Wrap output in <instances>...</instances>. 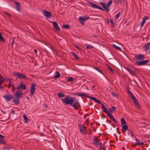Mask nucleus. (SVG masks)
<instances>
[{
    "mask_svg": "<svg viewBox=\"0 0 150 150\" xmlns=\"http://www.w3.org/2000/svg\"><path fill=\"white\" fill-rule=\"evenodd\" d=\"M149 62L148 60H143L141 61H136L135 62V63L138 66H140L142 65H144L146 64Z\"/></svg>",
    "mask_w": 150,
    "mask_h": 150,
    "instance_id": "6e6552de",
    "label": "nucleus"
},
{
    "mask_svg": "<svg viewBox=\"0 0 150 150\" xmlns=\"http://www.w3.org/2000/svg\"><path fill=\"white\" fill-rule=\"evenodd\" d=\"M75 47L77 49H78L79 50V51H81V48L79 47V46H78V45H76V46H75Z\"/></svg>",
    "mask_w": 150,
    "mask_h": 150,
    "instance_id": "49530a36",
    "label": "nucleus"
},
{
    "mask_svg": "<svg viewBox=\"0 0 150 150\" xmlns=\"http://www.w3.org/2000/svg\"><path fill=\"white\" fill-rule=\"evenodd\" d=\"M62 101L67 104H70L76 110H78L80 106L78 100L76 99L74 97H70L67 96L62 99Z\"/></svg>",
    "mask_w": 150,
    "mask_h": 150,
    "instance_id": "f257e3e1",
    "label": "nucleus"
},
{
    "mask_svg": "<svg viewBox=\"0 0 150 150\" xmlns=\"http://www.w3.org/2000/svg\"><path fill=\"white\" fill-rule=\"evenodd\" d=\"M34 51H35V53H37V50H36V49H35V50H34Z\"/></svg>",
    "mask_w": 150,
    "mask_h": 150,
    "instance_id": "338daca9",
    "label": "nucleus"
},
{
    "mask_svg": "<svg viewBox=\"0 0 150 150\" xmlns=\"http://www.w3.org/2000/svg\"><path fill=\"white\" fill-rule=\"evenodd\" d=\"M100 104L101 105L102 108L103 110V111L105 112V113L108 112L109 111L108 110H106L107 108L105 106V105L101 103Z\"/></svg>",
    "mask_w": 150,
    "mask_h": 150,
    "instance_id": "412c9836",
    "label": "nucleus"
},
{
    "mask_svg": "<svg viewBox=\"0 0 150 150\" xmlns=\"http://www.w3.org/2000/svg\"><path fill=\"white\" fill-rule=\"evenodd\" d=\"M13 74L14 76L17 77V78L20 79H25L27 78L26 76L22 73L15 72L13 73Z\"/></svg>",
    "mask_w": 150,
    "mask_h": 150,
    "instance_id": "20e7f679",
    "label": "nucleus"
},
{
    "mask_svg": "<svg viewBox=\"0 0 150 150\" xmlns=\"http://www.w3.org/2000/svg\"><path fill=\"white\" fill-rule=\"evenodd\" d=\"M107 22L108 24L109 23V20H108L107 18Z\"/></svg>",
    "mask_w": 150,
    "mask_h": 150,
    "instance_id": "69168bd1",
    "label": "nucleus"
},
{
    "mask_svg": "<svg viewBox=\"0 0 150 150\" xmlns=\"http://www.w3.org/2000/svg\"><path fill=\"white\" fill-rule=\"evenodd\" d=\"M100 4L104 8L105 11H110V10L108 9V7H106V6L105 5L104 3L102 2H100Z\"/></svg>",
    "mask_w": 150,
    "mask_h": 150,
    "instance_id": "6ab92c4d",
    "label": "nucleus"
},
{
    "mask_svg": "<svg viewBox=\"0 0 150 150\" xmlns=\"http://www.w3.org/2000/svg\"><path fill=\"white\" fill-rule=\"evenodd\" d=\"M4 12L9 17H11V15L9 13H8V12L5 11H4Z\"/></svg>",
    "mask_w": 150,
    "mask_h": 150,
    "instance_id": "79ce46f5",
    "label": "nucleus"
},
{
    "mask_svg": "<svg viewBox=\"0 0 150 150\" xmlns=\"http://www.w3.org/2000/svg\"><path fill=\"white\" fill-rule=\"evenodd\" d=\"M58 96L59 97L62 98L65 97V95L63 93L60 92L58 93Z\"/></svg>",
    "mask_w": 150,
    "mask_h": 150,
    "instance_id": "a878e982",
    "label": "nucleus"
},
{
    "mask_svg": "<svg viewBox=\"0 0 150 150\" xmlns=\"http://www.w3.org/2000/svg\"><path fill=\"white\" fill-rule=\"evenodd\" d=\"M139 145H142V146L143 145H144V143L143 142H140V143H139Z\"/></svg>",
    "mask_w": 150,
    "mask_h": 150,
    "instance_id": "864d4df0",
    "label": "nucleus"
},
{
    "mask_svg": "<svg viewBox=\"0 0 150 150\" xmlns=\"http://www.w3.org/2000/svg\"><path fill=\"white\" fill-rule=\"evenodd\" d=\"M14 95L15 96L16 98L20 99L22 97V96L23 95V93L20 90H18L16 93H14Z\"/></svg>",
    "mask_w": 150,
    "mask_h": 150,
    "instance_id": "0eeeda50",
    "label": "nucleus"
},
{
    "mask_svg": "<svg viewBox=\"0 0 150 150\" xmlns=\"http://www.w3.org/2000/svg\"><path fill=\"white\" fill-rule=\"evenodd\" d=\"M94 69H95L97 70L98 71L101 73L102 74V72L98 68L95 67Z\"/></svg>",
    "mask_w": 150,
    "mask_h": 150,
    "instance_id": "c03bdc74",
    "label": "nucleus"
},
{
    "mask_svg": "<svg viewBox=\"0 0 150 150\" xmlns=\"http://www.w3.org/2000/svg\"><path fill=\"white\" fill-rule=\"evenodd\" d=\"M89 121V118H88L86 121V122H88Z\"/></svg>",
    "mask_w": 150,
    "mask_h": 150,
    "instance_id": "774afa93",
    "label": "nucleus"
},
{
    "mask_svg": "<svg viewBox=\"0 0 150 150\" xmlns=\"http://www.w3.org/2000/svg\"><path fill=\"white\" fill-rule=\"evenodd\" d=\"M120 13V12H119L117 14L115 15V17L116 18H119Z\"/></svg>",
    "mask_w": 150,
    "mask_h": 150,
    "instance_id": "37998d69",
    "label": "nucleus"
},
{
    "mask_svg": "<svg viewBox=\"0 0 150 150\" xmlns=\"http://www.w3.org/2000/svg\"><path fill=\"white\" fill-rule=\"evenodd\" d=\"M60 76V73L57 71H56V74L54 75V77L55 78H59Z\"/></svg>",
    "mask_w": 150,
    "mask_h": 150,
    "instance_id": "393cba45",
    "label": "nucleus"
},
{
    "mask_svg": "<svg viewBox=\"0 0 150 150\" xmlns=\"http://www.w3.org/2000/svg\"><path fill=\"white\" fill-rule=\"evenodd\" d=\"M62 26L63 28H65L67 29H69L70 28V25H69L67 24L63 25Z\"/></svg>",
    "mask_w": 150,
    "mask_h": 150,
    "instance_id": "72a5a7b5",
    "label": "nucleus"
},
{
    "mask_svg": "<svg viewBox=\"0 0 150 150\" xmlns=\"http://www.w3.org/2000/svg\"><path fill=\"white\" fill-rule=\"evenodd\" d=\"M127 92L128 93V94L130 96L133 94L129 90H128Z\"/></svg>",
    "mask_w": 150,
    "mask_h": 150,
    "instance_id": "09e8293b",
    "label": "nucleus"
},
{
    "mask_svg": "<svg viewBox=\"0 0 150 150\" xmlns=\"http://www.w3.org/2000/svg\"><path fill=\"white\" fill-rule=\"evenodd\" d=\"M1 80L2 82H4V81H5V79H3V78L2 79H1Z\"/></svg>",
    "mask_w": 150,
    "mask_h": 150,
    "instance_id": "052dcab7",
    "label": "nucleus"
},
{
    "mask_svg": "<svg viewBox=\"0 0 150 150\" xmlns=\"http://www.w3.org/2000/svg\"><path fill=\"white\" fill-rule=\"evenodd\" d=\"M108 115V116L110 117V118L111 119L114 117L112 116V114L109 112V111L108 112L106 113Z\"/></svg>",
    "mask_w": 150,
    "mask_h": 150,
    "instance_id": "473e14b6",
    "label": "nucleus"
},
{
    "mask_svg": "<svg viewBox=\"0 0 150 150\" xmlns=\"http://www.w3.org/2000/svg\"><path fill=\"white\" fill-rule=\"evenodd\" d=\"M113 122L117 124V121L113 117L111 119Z\"/></svg>",
    "mask_w": 150,
    "mask_h": 150,
    "instance_id": "a19ab883",
    "label": "nucleus"
},
{
    "mask_svg": "<svg viewBox=\"0 0 150 150\" xmlns=\"http://www.w3.org/2000/svg\"><path fill=\"white\" fill-rule=\"evenodd\" d=\"M86 48L88 49H91L92 48H93L94 47L92 45H88L86 46Z\"/></svg>",
    "mask_w": 150,
    "mask_h": 150,
    "instance_id": "4c0bfd02",
    "label": "nucleus"
},
{
    "mask_svg": "<svg viewBox=\"0 0 150 150\" xmlns=\"http://www.w3.org/2000/svg\"><path fill=\"white\" fill-rule=\"evenodd\" d=\"M3 78V76H2L0 74V79H2Z\"/></svg>",
    "mask_w": 150,
    "mask_h": 150,
    "instance_id": "e2e57ef3",
    "label": "nucleus"
},
{
    "mask_svg": "<svg viewBox=\"0 0 150 150\" xmlns=\"http://www.w3.org/2000/svg\"><path fill=\"white\" fill-rule=\"evenodd\" d=\"M2 137V138H5L1 134H0V138Z\"/></svg>",
    "mask_w": 150,
    "mask_h": 150,
    "instance_id": "680f3d73",
    "label": "nucleus"
},
{
    "mask_svg": "<svg viewBox=\"0 0 150 150\" xmlns=\"http://www.w3.org/2000/svg\"><path fill=\"white\" fill-rule=\"evenodd\" d=\"M19 99H20L18 98H16L13 99V101L15 104L17 105L19 103Z\"/></svg>",
    "mask_w": 150,
    "mask_h": 150,
    "instance_id": "5701e85b",
    "label": "nucleus"
},
{
    "mask_svg": "<svg viewBox=\"0 0 150 150\" xmlns=\"http://www.w3.org/2000/svg\"><path fill=\"white\" fill-rule=\"evenodd\" d=\"M14 2L16 4V8L17 10L19 11L21 8V4L20 3L17 2L16 1H15Z\"/></svg>",
    "mask_w": 150,
    "mask_h": 150,
    "instance_id": "dca6fc26",
    "label": "nucleus"
},
{
    "mask_svg": "<svg viewBox=\"0 0 150 150\" xmlns=\"http://www.w3.org/2000/svg\"><path fill=\"white\" fill-rule=\"evenodd\" d=\"M126 69L132 74L134 75L135 74V72L129 68H127Z\"/></svg>",
    "mask_w": 150,
    "mask_h": 150,
    "instance_id": "b1692460",
    "label": "nucleus"
},
{
    "mask_svg": "<svg viewBox=\"0 0 150 150\" xmlns=\"http://www.w3.org/2000/svg\"><path fill=\"white\" fill-rule=\"evenodd\" d=\"M7 80L10 83L12 82L10 80V79H8Z\"/></svg>",
    "mask_w": 150,
    "mask_h": 150,
    "instance_id": "0e129e2a",
    "label": "nucleus"
},
{
    "mask_svg": "<svg viewBox=\"0 0 150 150\" xmlns=\"http://www.w3.org/2000/svg\"><path fill=\"white\" fill-rule=\"evenodd\" d=\"M11 83H10V82H9V83L8 84V88H10V87L11 86H12L11 85Z\"/></svg>",
    "mask_w": 150,
    "mask_h": 150,
    "instance_id": "5fc2aeb1",
    "label": "nucleus"
},
{
    "mask_svg": "<svg viewBox=\"0 0 150 150\" xmlns=\"http://www.w3.org/2000/svg\"><path fill=\"white\" fill-rule=\"evenodd\" d=\"M110 22L113 25H115V24L113 22V21L112 19H110Z\"/></svg>",
    "mask_w": 150,
    "mask_h": 150,
    "instance_id": "8fccbe9b",
    "label": "nucleus"
},
{
    "mask_svg": "<svg viewBox=\"0 0 150 150\" xmlns=\"http://www.w3.org/2000/svg\"><path fill=\"white\" fill-rule=\"evenodd\" d=\"M11 113H12L13 114H15V111L12 110L11 111Z\"/></svg>",
    "mask_w": 150,
    "mask_h": 150,
    "instance_id": "13d9d810",
    "label": "nucleus"
},
{
    "mask_svg": "<svg viewBox=\"0 0 150 150\" xmlns=\"http://www.w3.org/2000/svg\"><path fill=\"white\" fill-rule=\"evenodd\" d=\"M14 40H12V43H11V45H13L14 44Z\"/></svg>",
    "mask_w": 150,
    "mask_h": 150,
    "instance_id": "bf43d9fd",
    "label": "nucleus"
},
{
    "mask_svg": "<svg viewBox=\"0 0 150 150\" xmlns=\"http://www.w3.org/2000/svg\"><path fill=\"white\" fill-rule=\"evenodd\" d=\"M110 111L112 112L116 111V107L114 106H112V107L110 109Z\"/></svg>",
    "mask_w": 150,
    "mask_h": 150,
    "instance_id": "bb28decb",
    "label": "nucleus"
},
{
    "mask_svg": "<svg viewBox=\"0 0 150 150\" xmlns=\"http://www.w3.org/2000/svg\"><path fill=\"white\" fill-rule=\"evenodd\" d=\"M3 97L6 100L10 101L11 99L13 98V96L12 95L6 94L3 96Z\"/></svg>",
    "mask_w": 150,
    "mask_h": 150,
    "instance_id": "ddd939ff",
    "label": "nucleus"
},
{
    "mask_svg": "<svg viewBox=\"0 0 150 150\" xmlns=\"http://www.w3.org/2000/svg\"><path fill=\"white\" fill-rule=\"evenodd\" d=\"M128 129V126L126 125H124L122 126V128L121 130L122 132L124 133Z\"/></svg>",
    "mask_w": 150,
    "mask_h": 150,
    "instance_id": "a211bd4d",
    "label": "nucleus"
},
{
    "mask_svg": "<svg viewBox=\"0 0 150 150\" xmlns=\"http://www.w3.org/2000/svg\"><path fill=\"white\" fill-rule=\"evenodd\" d=\"M12 91L13 92H14L15 90L16 89V88L14 87V86L13 85H12Z\"/></svg>",
    "mask_w": 150,
    "mask_h": 150,
    "instance_id": "de8ad7c7",
    "label": "nucleus"
},
{
    "mask_svg": "<svg viewBox=\"0 0 150 150\" xmlns=\"http://www.w3.org/2000/svg\"><path fill=\"white\" fill-rule=\"evenodd\" d=\"M92 139V142L93 144L96 147H99V148H101L102 147L101 142H100V139H98L97 137L95 136Z\"/></svg>",
    "mask_w": 150,
    "mask_h": 150,
    "instance_id": "f03ea898",
    "label": "nucleus"
},
{
    "mask_svg": "<svg viewBox=\"0 0 150 150\" xmlns=\"http://www.w3.org/2000/svg\"><path fill=\"white\" fill-rule=\"evenodd\" d=\"M136 143L137 144L139 145V143H140V142H139V140L137 138H136Z\"/></svg>",
    "mask_w": 150,
    "mask_h": 150,
    "instance_id": "3c124183",
    "label": "nucleus"
},
{
    "mask_svg": "<svg viewBox=\"0 0 150 150\" xmlns=\"http://www.w3.org/2000/svg\"><path fill=\"white\" fill-rule=\"evenodd\" d=\"M112 2L111 0H110L106 5V7H108V9H109V7L110 5L112 3Z\"/></svg>",
    "mask_w": 150,
    "mask_h": 150,
    "instance_id": "7c9ffc66",
    "label": "nucleus"
},
{
    "mask_svg": "<svg viewBox=\"0 0 150 150\" xmlns=\"http://www.w3.org/2000/svg\"><path fill=\"white\" fill-rule=\"evenodd\" d=\"M128 134L129 135H132V137L134 135L133 134L132 131V130H129L128 132Z\"/></svg>",
    "mask_w": 150,
    "mask_h": 150,
    "instance_id": "ea45409f",
    "label": "nucleus"
},
{
    "mask_svg": "<svg viewBox=\"0 0 150 150\" xmlns=\"http://www.w3.org/2000/svg\"><path fill=\"white\" fill-rule=\"evenodd\" d=\"M89 18L88 17V18H85L84 16H80L79 18V20L81 23L83 25L84 22L87 20Z\"/></svg>",
    "mask_w": 150,
    "mask_h": 150,
    "instance_id": "9b49d317",
    "label": "nucleus"
},
{
    "mask_svg": "<svg viewBox=\"0 0 150 150\" xmlns=\"http://www.w3.org/2000/svg\"><path fill=\"white\" fill-rule=\"evenodd\" d=\"M134 102V105L135 107L138 109L140 108H141L140 105L137 101V100Z\"/></svg>",
    "mask_w": 150,
    "mask_h": 150,
    "instance_id": "4be33fe9",
    "label": "nucleus"
},
{
    "mask_svg": "<svg viewBox=\"0 0 150 150\" xmlns=\"http://www.w3.org/2000/svg\"><path fill=\"white\" fill-rule=\"evenodd\" d=\"M112 95L113 97H115V96H117V94H115V93L112 92Z\"/></svg>",
    "mask_w": 150,
    "mask_h": 150,
    "instance_id": "a18cd8bd",
    "label": "nucleus"
},
{
    "mask_svg": "<svg viewBox=\"0 0 150 150\" xmlns=\"http://www.w3.org/2000/svg\"><path fill=\"white\" fill-rule=\"evenodd\" d=\"M113 46L116 49L119 50L120 51H121V48L120 47H117L116 46V45L115 44H113Z\"/></svg>",
    "mask_w": 150,
    "mask_h": 150,
    "instance_id": "c85d7f7f",
    "label": "nucleus"
},
{
    "mask_svg": "<svg viewBox=\"0 0 150 150\" xmlns=\"http://www.w3.org/2000/svg\"><path fill=\"white\" fill-rule=\"evenodd\" d=\"M74 81V79L72 77H69L67 79V81L68 82L72 81Z\"/></svg>",
    "mask_w": 150,
    "mask_h": 150,
    "instance_id": "e433bc0d",
    "label": "nucleus"
},
{
    "mask_svg": "<svg viewBox=\"0 0 150 150\" xmlns=\"http://www.w3.org/2000/svg\"><path fill=\"white\" fill-rule=\"evenodd\" d=\"M23 118L25 120L26 123H28L29 122V119L25 115H23Z\"/></svg>",
    "mask_w": 150,
    "mask_h": 150,
    "instance_id": "cd10ccee",
    "label": "nucleus"
},
{
    "mask_svg": "<svg viewBox=\"0 0 150 150\" xmlns=\"http://www.w3.org/2000/svg\"><path fill=\"white\" fill-rule=\"evenodd\" d=\"M100 150H106L105 148L104 147H103L102 148H100Z\"/></svg>",
    "mask_w": 150,
    "mask_h": 150,
    "instance_id": "4d7b16f0",
    "label": "nucleus"
},
{
    "mask_svg": "<svg viewBox=\"0 0 150 150\" xmlns=\"http://www.w3.org/2000/svg\"><path fill=\"white\" fill-rule=\"evenodd\" d=\"M5 138H2L1 137L0 138V142L1 144H5V142L4 141L3 139H4Z\"/></svg>",
    "mask_w": 150,
    "mask_h": 150,
    "instance_id": "f704fd0d",
    "label": "nucleus"
},
{
    "mask_svg": "<svg viewBox=\"0 0 150 150\" xmlns=\"http://www.w3.org/2000/svg\"><path fill=\"white\" fill-rule=\"evenodd\" d=\"M88 3L89 6L91 7L100 9L102 11H104V10L103 8H102L100 6H98L97 4H95L93 3H92L90 2H88Z\"/></svg>",
    "mask_w": 150,
    "mask_h": 150,
    "instance_id": "39448f33",
    "label": "nucleus"
},
{
    "mask_svg": "<svg viewBox=\"0 0 150 150\" xmlns=\"http://www.w3.org/2000/svg\"><path fill=\"white\" fill-rule=\"evenodd\" d=\"M71 54L72 55L75 57L76 59L78 60L79 59L78 55L76 54H75L74 52H71Z\"/></svg>",
    "mask_w": 150,
    "mask_h": 150,
    "instance_id": "2f4dec72",
    "label": "nucleus"
},
{
    "mask_svg": "<svg viewBox=\"0 0 150 150\" xmlns=\"http://www.w3.org/2000/svg\"><path fill=\"white\" fill-rule=\"evenodd\" d=\"M77 95L79 96H86L88 98H90V99L91 100H93L96 103H98L100 104H101V103L100 102V101L99 100L96 99L94 97L89 96L85 94H81V93H79L78 94H77Z\"/></svg>",
    "mask_w": 150,
    "mask_h": 150,
    "instance_id": "7ed1b4c3",
    "label": "nucleus"
},
{
    "mask_svg": "<svg viewBox=\"0 0 150 150\" xmlns=\"http://www.w3.org/2000/svg\"><path fill=\"white\" fill-rule=\"evenodd\" d=\"M8 116H7V117H6V118H4V117H3L2 118V120H1L2 121H6L8 119Z\"/></svg>",
    "mask_w": 150,
    "mask_h": 150,
    "instance_id": "58836bf2",
    "label": "nucleus"
},
{
    "mask_svg": "<svg viewBox=\"0 0 150 150\" xmlns=\"http://www.w3.org/2000/svg\"><path fill=\"white\" fill-rule=\"evenodd\" d=\"M150 47V42L147 43L143 47L144 50L145 52H147L149 49Z\"/></svg>",
    "mask_w": 150,
    "mask_h": 150,
    "instance_id": "4468645a",
    "label": "nucleus"
},
{
    "mask_svg": "<svg viewBox=\"0 0 150 150\" xmlns=\"http://www.w3.org/2000/svg\"><path fill=\"white\" fill-rule=\"evenodd\" d=\"M108 67L109 69L111 71H113V70L109 66H108Z\"/></svg>",
    "mask_w": 150,
    "mask_h": 150,
    "instance_id": "6e6d98bb",
    "label": "nucleus"
},
{
    "mask_svg": "<svg viewBox=\"0 0 150 150\" xmlns=\"http://www.w3.org/2000/svg\"><path fill=\"white\" fill-rule=\"evenodd\" d=\"M43 13L44 16L48 18H50L52 16L51 13L47 11L43 10Z\"/></svg>",
    "mask_w": 150,
    "mask_h": 150,
    "instance_id": "9d476101",
    "label": "nucleus"
},
{
    "mask_svg": "<svg viewBox=\"0 0 150 150\" xmlns=\"http://www.w3.org/2000/svg\"><path fill=\"white\" fill-rule=\"evenodd\" d=\"M121 122L122 125H124L126 124V122L124 118H121Z\"/></svg>",
    "mask_w": 150,
    "mask_h": 150,
    "instance_id": "c756f323",
    "label": "nucleus"
},
{
    "mask_svg": "<svg viewBox=\"0 0 150 150\" xmlns=\"http://www.w3.org/2000/svg\"><path fill=\"white\" fill-rule=\"evenodd\" d=\"M130 96L131 98L133 100L134 102H135V101L137 100L136 98V97L134 96L133 94H132V95H130Z\"/></svg>",
    "mask_w": 150,
    "mask_h": 150,
    "instance_id": "c9c22d12",
    "label": "nucleus"
},
{
    "mask_svg": "<svg viewBox=\"0 0 150 150\" xmlns=\"http://www.w3.org/2000/svg\"><path fill=\"white\" fill-rule=\"evenodd\" d=\"M135 58L136 60H142L144 59V57L143 55L139 54L138 55H136L135 56Z\"/></svg>",
    "mask_w": 150,
    "mask_h": 150,
    "instance_id": "1a4fd4ad",
    "label": "nucleus"
},
{
    "mask_svg": "<svg viewBox=\"0 0 150 150\" xmlns=\"http://www.w3.org/2000/svg\"><path fill=\"white\" fill-rule=\"evenodd\" d=\"M116 1L117 2L118 4L120 3L121 4H122V1L121 0H116Z\"/></svg>",
    "mask_w": 150,
    "mask_h": 150,
    "instance_id": "603ef678",
    "label": "nucleus"
},
{
    "mask_svg": "<svg viewBox=\"0 0 150 150\" xmlns=\"http://www.w3.org/2000/svg\"><path fill=\"white\" fill-rule=\"evenodd\" d=\"M53 25L55 29L57 31L60 30V28L58 27V25L57 23L56 22H52Z\"/></svg>",
    "mask_w": 150,
    "mask_h": 150,
    "instance_id": "2eb2a0df",
    "label": "nucleus"
},
{
    "mask_svg": "<svg viewBox=\"0 0 150 150\" xmlns=\"http://www.w3.org/2000/svg\"><path fill=\"white\" fill-rule=\"evenodd\" d=\"M36 84L34 83H32L30 88V95L32 96L34 95L35 91V87Z\"/></svg>",
    "mask_w": 150,
    "mask_h": 150,
    "instance_id": "423d86ee",
    "label": "nucleus"
},
{
    "mask_svg": "<svg viewBox=\"0 0 150 150\" xmlns=\"http://www.w3.org/2000/svg\"><path fill=\"white\" fill-rule=\"evenodd\" d=\"M148 17L146 16L143 18L142 21L141 23V27H142L144 25V23L146 22V21L148 18Z\"/></svg>",
    "mask_w": 150,
    "mask_h": 150,
    "instance_id": "aec40b11",
    "label": "nucleus"
},
{
    "mask_svg": "<svg viewBox=\"0 0 150 150\" xmlns=\"http://www.w3.org/2000/svg\"><path fill=\"white\" fill-rule=\"evenodd\" d=\"M80 131L83 133H85L86 130V127L82 125L79 127Z\"/></svg>",
    "mask_w": 150,
    "mask_h": 150,
    "instance_id": "f3484780",
    "label": "nucleus"
},
{
    "mask_svg": "<svg viewBox=\"0 0 150 150\" xmlns=\"http://www.w3.org/2000/svg\"><path fill=\"white\" fill-rule=\"evenodd\" d=\"M25 85L23 84V83H20L19 84V85L16 88L18 90H20L21 88L24 90L25 89Z\"/></svg>",
    "mask_w": 150,
    "mask_h": 150,
    "instance_id": "f8f14e48",
    "label": "nucleus"
}]
</instances>
